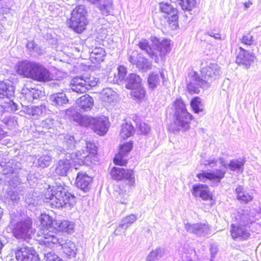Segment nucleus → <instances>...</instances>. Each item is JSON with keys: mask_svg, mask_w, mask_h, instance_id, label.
Returning a JSON list of instances; mask_svg holds the SVG:
<instances>
[{"mask_svg": "<svg viewBox=\"0 0 261 261\" xmlns=\"http://www.w3.org/2000/svg\"><path fill=\"white\" fill-rule=\"evenodd\" d=\"M206 226L205 224H197L191 226V232L195 234H199L204 231Z\"/></svg>", "mask_w": 261, "mask_h": 261, "instance_id": "54", "label": "nucleus"}, {"mask_svg": "<svg viewBox=\"0 0 261 261\" xmlns=\"http://www.w3.org/2000/svg\"><path fill=\"white\" fill-rule=\"evenodd\" d=\"M137 126L139 129L140 133L143 134H146L147 133V126L145 123H141L137 122Z\"/></svg>", "mask_w": 261, "mask_h": 261, "instance_id": "57", "label": "nucleus"}, {"mask_svg": "<svg viewBox=\"0 0 261 261\" xmlns=\"http://www.w3.org/2000/svg\"><path fill=\"white\" fill-rule=\"evenodd\" d=\"M63 144L64 146L66 147L64 149L66 152H74L72 150L75 148V141L73 136L65 135L64 137ZM74 152L79 153V151Z\"/></svg>", "mask_w": 261, "mask_h": 261, "instance_id": "36", "label": "nucleus"}, {"mask_svg": "<svg viewBox=\"0 0 261 261\" xmlns=\"http://www.w3.org/2000/svg\"><path fill=\"white\" fill-rule=\"evenodd\" d=\"M240 41L243 44L247 46H251L254 44L253 37L250 32L244 34Z\"/></svg>", "mask_w": 261, "mask_h": 261, "instance_id": "50", "label": "nucleus"}, {"mask_svg": "<svg viewBox=\"0 0 261 261\" xmlns=\"http://www.w3.org/2000/svg\"><path fill=\"white\" fill-rule=\"evenodd\" d=\"M31 53L35 56L36 54L40 55L42 54V50L37 44H36L32 49V51H31Z\"/></svg>", "mask_w": 261, "mask_h": 261, "instance_id": "61", "label": "nucleus"}, {"mask_svg": "<svg viewBox=\"0 0 261 261\" xmlns=\"http://www.w3.org/2000/svg\"><path fill=\"white\" fill-rule=\"evenodd\" d=\"M45 202L53 208H71L76 202V197L61 185L49 187L45 194Z\"/></svg>", "mask_w": 261, "mask_h": 261, "instance_id": "2", "label": "nucleus"}, {"mask_svg": "<svg viewBox=\"0 0 261 261\" xmlns=\"http://www.w3.org/2000/svg\"><path fill=\"white\" fill-rule=\"evenodd\" d=\"M235 192L237 199L242 203H247L253 199L251 194L244 190L242 186H238L236 188Z\"/></svg>", "mask_w": 261, "mask_h": 261, "instance_id": "26", "label": "nucleus"}, {"mask_svg": "<svg viewBox=\"0 0 261 261\" xmlns=\"http://www.w3.org/2000/svg\"><path fill=\"white\" fill-rule=\"evenodd\" d=\"M128 195L126 193V192H119L116 197V199L117 202L124 204H126L128 203Z\"/></svg>", "mask_w": 261, "mask_h": 261, "instance_id": "52", "label": "nucleus"}, {"mask_svg": "<svg viewBox=\"0 0 261 261\" xmlns=\"http://www.w3.org/2000/svg\"><path fill=\"white\" fill-rule=\"evenodd\" d=\"M217 160L215 159H208L205 163L203 164L204 167H214L216 165Z\"/></svg>", "mask_w": 261, "mask_h": 261, "instance_id": "58", "label": "nucleus"}, {"mask_svg": "<svg viewBox=\"0 0 261 261\" xmlns=\"http://www.w3.org/2000/svg\"><path fill=\"white\" fill-rule=\"evenodd\" d=\"M139 46L141 50L144 51V55L147 54V41L146 40H143L140 41Z\"/></svg>", "mask_w": 261, "mask_h": 261, "instance_id": "59", "label": "nucleus"}, {"mask_svg": "<svg viewBox=\"0 0 261 261\" xmlns=\"http://www.w3.org/2000/svg\"><path fill=\"white\" fill-rule=\"evenodd\" d=\"M192 80L195 82V85L192 83H189L187 85L188 93L190 94H198L199 92V88L203 87L207 84V82L200 78L196 71H193L190 74Z\"/></svg>", "mask_w": 261, "mask_h": 261, "instance_id": "19", "label": "nucleus"}, {"mask_svg": "<svg viewBox=\"0 0 261 261\" xmlns=\"http://www.w3.org/2000/svg\"><path fill=\"white\" fill-rule=\"evenodd\" d=\"M87 11L83 5H79L71 13L70 27L76 32L81 33L86 28L88 20L86 18Z\"/></svg>", "mask_w": 261, "mask_h": 261, "instance_id": "8", "label": "nucleus"}, {"mask_svg": "<svg viewBox=\"0 0 261 261\" xmlns=\"http://www.w3.org/2000/svg\"><path fill=\"white\" fill-rule=\"evenodd\" d=\"M135 90L133 93L134 96L138 99H141L145 96V90L141 88V86L138 89H133Z\"/></svg>", "mask_w": 261, "mask_h": 261, "instance_id": "55", "label": "nucleus"}, {"mask_svg": "<svg viewBox=\"0 0 261 261\" xmlns=\"http://www.w3.org/2000/svg\"><path fill=\"white\" fill-rule=\"evenodd\" d=\"M217 70L214 66H207L203 67L201 70V76L203 80H207L213 77L217 74Z\"/></svg>", "mask_w": 261, "mask_h": 261, "instance_id": "32", "label": "nucleus"}, {"mask_svg": "<svg viewBox=\"0 0 261 261\" xmlns=\"http://www.w3.org/2000/svg\"><path fill=\"white\" fill-rule=\"evenodd\" d=\"M12 233L17 239L27 240L31 238L34 233L32 222L30 218H27L20 220L13 225Z\"/></svg>", "mask_w": 261, "mask_h": 261, "instance_id": "11", "label": "nucleus"}, {"mask_svg": "<svg viewBox=\"0 0 261 261\" xmlns=\"http://www.w3.org/2000/svg\"><path fill=\"white\" fill-rule=\"evenodd\" d=\"M160 256V254L159 251L157 250L152 251L150 252L149 255V260H152L158 258V257Z\"/></svg>", "mask_w": 261, "mask_h": 261, "instance_id": "60", "label": "nucleus"}, {"mask_svg": "<svg viewBox=\"0 0 261 261\" xmlns=\"http://www.w3.org/2000/svg\"><path fill=\"white\" fill-rule=\"evenodd\" d=\"M175 112L184 111L187 110L186 105L181 98H176L172 103Z\"/></svg>", "mask_w": 261, "mask_h": 261, "instance_id": "49", "label": "nucleus"}, {"mask_svg": "<svg viewBox=\"0 0 261 261\" xmlns=\"http://www.w3.org/2000/svg\"><path fill=\"white\" fill-rule=\"evenodd\" d=\"M23 188H17L15 189H8L7 191V197L14 202H17L20 197V195L23 194Z\"/></svg>", "mask_w": 261, "mask_h": 261, "instance_id": "35", "label": "nucleus"}, {"mask_svg": "<svg viewBox=\"0 0 261 261\" xmlns=\"http://www.w3.org/2000/svg\"><path fill=\"white\" fill-rule=\"evenodd\" d=\"M15 68L16 72L23 77L40 82L52 80V74L49 70L39 62L24 60L18 62Z\"/></svg>", "mask_w": 261, "mask_h": 261, "instance_id": "1", "label": "nucleus"}, {"mask_svg": "<svg viewBox=\"0 0 261 261\" xmlns=\"http://www.w3.org/2000/svg\"><path fill=\"white\" fill-rule=\"evenodd\" d=\"M179 3L185 11H190L197 6L196 0H179Z\"/></svg>", "mask_w": 261, "mask_h": 261, "instance_id": "46", "label": "nucleus"}, {"mask_svg": "<svg viewBox=\"0 0 261 261\" xmlns=\"http://www.w3.org/2000/svg\"><path fill=\"white\" fill-rule=\"evenodd\" d=\"M52 161V158L48 155H42L39 156L37 161H34V164L37 167L45 168L48 167Z\"/></svg>", "mask_w": 261, "mask_h": 261, "instance_id": "38", "label": "nucleus"}, {"mask_svg": "<svg viewBox=\"0 0 261 261\" xmlns=\"http://www.w3.org/2000/svg\"><path fill=\"white\" fill-rule=\"evenodd\" d=\"M190 104L194 113L198 114L203 111V105L199 97L195 96L192 98Z\"/></svg>", "mask_w": 261, "mask_h": 261, "instance_id": "39", "label": "nucleus"}, {"mask_svg": "<svg viewBox=\"0 0 261 261\" xmlns=\"http://www.w3.org/2000/svg\"><path fill=\"white\" fill-rule=\"evenodd\" d=\"M127 60L133 65L142 72L147 71V59L146 55L143 53H138L137 51H133L128 55Z\"/></svg>", "mask_w": 261, "mask_h": 261, "instance_id": "16", "label": "nucleus"}, {"mask_svg": "<svg viewBox=\"0 0 261 261\" xmlns=\"http://www.w3.org/2000/svg\"><path fill=\"white\" fill-rule=\"evenodd\" d=\"M111 175L114 179H125L127 184L133 186L135 183V174L132 170H125L122 168L113 167L111 172Z\"/></svg>", "mask_w": 261, "mask_h": 261, "instance_id": "13", "label": "nucleus"}, {"mask_svg": "<svg viewBox=\"0 0 261 261\" xmlns=\"http://www.w3.org/2000/svg\"><path fill=\"white\" fill-rule=\"evenodd\" d=\"M36 44L34 41H29L27 44V48L31 52Z\"/></svg>", "mask_w": 261, "mask_h": 261, "instance_id": "62", "label": "nucleus"}, {"mask_svg": "<svg viewBox=\"0 0 261 261\" xmlns=\"http://www.w3.org/2000/svg\"><path fill=\"white\" fill-rule=\"evenodd\" d=\"M86 151L88 152V154H86L85 153L83 152L81 153L79 151V153H77L79 155L81 154L83 156H86L84 158H82L81 160H79V161H82L83 162V159L90 158V156H94L97 153V146L95 145V144L90 141L86 142Z\"/></svg>", "mask_w": 261, "mask_h": 261, "instance_id": "37", "label": "nucleus"}, {"mask_svg": "<svg viewBox=\"0 0 261 261\" xmlns=\"http://www.w3.org/2000/svg\"><path fill=\"white\" fill-rule=\"evenodd\" d=\"M174 122L185 129L190 127V124L193 120V116L186 110L184 111L175 112L174 114Z\"/></svg>", "mask_w": 261, "mask_h": 261, "instance_id": "18", "label": "nucleus"}, {"mask_svg": "<svg viewBox=\"0 0 261 261\" xmlns=\"http://www.w3.org/2000/svg\"><path fill=\"white\" fill-rule=\"evenodd\" d=\"M103 100L110 102L114 99L115 93L110 88L103 89L102 92Z\"/></svg>", "mask_w": 261, "mask_h": 261, "instance_id": "48", "label": "nucleus"}, {"mask_svg": "<svg viewBox=\"0 0 261 261\" xmlns=\"http://www.w3.org/2000/svg\"><path fill=\"white\" fill-rule=\"evenodd\" d=\"M135 132L133 126L128 123H124L121 126L120 135L123 139L131 136Z\"/></svg>", "mask_w": 261, "mask_h": 261, "instance_id": "40", "label": "nucleus"}, {"mask_svg": "<svg viewBox=\"0 0 261 261\" xmlns=\"http://www.w3.org/2000/svg\"><path fill=\"white\" fill-rule=\"evenodd\" d=\"M137 220V217L134 214L128 215L122 219L119 227L121 228L126 230V229Z\"/></svg>", "mask_w": 261, "mask_h": 261, "instance_id": "42", "label": "nucleus"}, {"mask_svg": "<svg viewBox=\"0 0 261 261\" xmlns=\"http://www.w3.org/2000/svg\"><path fill=\"white\" fill-rule=\"evenodd\" d=\"M45 112V106L40 105L39 106H32L31 107H27L26 113L32 116H39Z\"/></svg>", "mask_w": 261, "mask_h": 261, "instance_id": "43", "label": "nucleus"}, {"mask_svg": "<svg viewBox=\"0 0 261 261\" xmlns=\"http://www.w3.org/2000/svg\"><path fill=\"white\" fill-rule=\"evenodd\" d=\"M60 240L61 241H62V244L57 243L55 244H59V246H61L63 249L64 253L67 256L69 257H75L77 250L75 245L71 241H68L66 242L65 243H64L63 240L60 238Z\"/></svg>", "mask_w": 261, "mask_h": 261, "instance_id": "27", "label": "nucleus"}, {"mask_svg": "<svg viewBox=\"0 0 261 261\" xmlns=\"http://www.w3.org/2000/svg\"><path fill=\"white\" fill-rule=\"evenodd\" d=\"M60 154L65 155L64 159H61L56 165L55 172L60 176H64L67 175L71 167V161L76 162L75 160H81L82 158L86 156L79 155L76 152H66L65 149L60 150Z\"/></svg>", "mask_w": 261, "mask_h": 261, "instance_id": "10", "label": "nucleus"}, {"mask_svg": "<svg viewBox=\"0 0 261 261\" xmlns=\"http://www.w3.org/2000/svg\"><path fill=\"white\" fill-rule=\"evenodd\" d=\"M133 148L132 142H127L122 145L120 147L119 153L114 159V163L116 165L123 166L126 163L123 158Z\"/></svg>", "mask_w": 261, "mask_h": 261, "instance_id": "21", "label": "nucleus"}, {"mask_svg": "<svg viewBox=\"0 0 261 261\" xmlns=\"http://www.w3.org/2000/svg\"><path fill=\"white\" fill-rule=\"evenodd\" d=\"M92 180V178L86 173L80 172L77 174L75 184L78 188L87 192L91 188Z\"/></svg>", "mask_w": 261, "mask_h": 261, "instance_id": "20", "label": "nucleus"}, {"mask_svg": "<svg viewBox=\"0 0 261 261\" xmlns=\"http://www.w3.org/2000/svg\"><path fill=\"white\" fill-rule=\"evenodd\" d=\"M2 122L7 125L10 129L16 128L18 125L17 118L12 115H8L4 117L2 120Z\"/></svg>", "mask_w": 261, "mask_h": 261, "instance_id": "44", "label": "nucleus"}, {"mask_svg": "<svg viewBox=\"0 0 261 261\" xmlns=\"http://www.w3.org/2000/svg\"><path fill=\"white\" fill-rule=\"evenodd\" d=\"M117 74L115 75V79L117 83H119L125 80L127 70L123 66H119L117 68Z\"/></svg>", "mask_w": 261, "mask_h": 261, "instance_id": "47", "label": "nucleus"}, {"mask_svg": "<svg viewBox=\"0 0 261 261\" xmlns=\"http://www.w3.org/2000/svg\"><path fill=\"white\" fill-rule=\"evenodd\" d=\"M53 247H45V245H41L42 246L43 250L42 251L44 255V259L46 261H63V259L51 250Z\"/></svg>", "mask_w": 261, "mask_h": 261, "instance_id": "30", "label": "nucleus"}, {"mask_svg": "<svg viewBox=\"0 0 261 261\" xmlns=\"http://www.w3.org/2000/svg\"><path fill=\"white\" fill-rule=\"evenodd\" d=\"M105 50L101 47H95L92 51L90 57L92 61L100 63L104 61L106 56Z\"/></svg>", "mask_w": 261, "mask_h": 261, "instance_id": "34", "label": "nucleus"}, {"mask_svg": "<svg viewBox=\"0 0 261 261\" xmlns=\"http://www.w3.org/2000/svg\"><path fill=\"white\" fill-rule=\"evenodd\" d=\"M55 225L56 232L58 233L59 234V233L57 232L58 231L66 232L68 233H72L74 231V224L68 221L57 220Z\"/></svg>", "mask_w": 261, "mask_h": 261, "instance_id": "25", "label": "nucleus"}, {"mask_svg": "<svg viewBox=\"0 0 261 261\" xmlns=\"http://www.w3.org/2000/svg\"><path fill=\"white\" fill-rule=\"evenodd\" d=\"M191 192L195 197H199L203 200L210 201V207L214 204L213 194L208 186L204 184L195 185L192 187Z\"/></svg>", "mask_w": 261, "mask_h": 261, "instance_id": "14", "label": "nucleus"}, {"mask_svg": "<svg viewBox=\"0 0 261 261\" xmlns=\"http://www.w3.org/2000/svg\"><path fill=\"white\" fill-rule=\"evenodd\" d=\"M8 107L9 110L12 112H14L19 109L18 105L12 100H10L9 102H8Z\"/></svg>", "mask_w": 261, "mask_h": 261, "instance_id": "56", "label": "nucleus"}, {"mask_svg": "<svg viewBox=\"0 0 261 261\" xmlns=\"http://www.w3.org/2000/svg\"><path fill=\"white\" fill-rule=\"evenodd\" d=\"M160 9V11L165 14V16L171 15L172 14H176V13L178 12L176 9L173 8L171 5L166 3H161Z\"/></svg>", "mask_w": 261, "mask_h": 261, "instance_id": "45", "label": "nucleus"}, {"mask_svg": "<svg viewBox=\"0 0 261 261\" xmlns=\"http://www.w3.org/2000/svg\"><path fill=\"white\" fill-rule=\"evenodd\" d=\"M241 224H231L230 225V234L234 240L244 241L250 236L249 231L247 229L248 225L253 223L254 221L251 220L247 214H239L238 215Z\"/></svg>", "mask_w": 261, "mask_h": 261, "instance_id": "6", "label": "nucleus"}, {"mask_svg": "<svg viewBox=\"0 0 261 261\" xmlns=\"http://www.w3.org/2000/svg\"><path fill=\"white\" fill-rule=\"evenodd\" d=\"M252 4V3L250 1H248L244 3V5L246 8H248Z\"/></svg>", "mask_w": 261, "mask_h": 261, "instance_id": "64", "label": "nucleus"}, {"mask_svg": "<svg viewBox=\"0 0 261 261\" xmlns=\"http://www.w3.org/2000/svg\"><path fill=\"white\" fill-rule=\"evenodd\" d=\"M94 4L99 9L103 15H108L112 10V3L111 0H87Z\"/></svg>", "mask_w": 261, "mask_h": 261, "instance_id": "24", "label": "nucleus"}, {"mask_svg": "<svg viewBox=\"0 0 261 261\" xmlns=\"http://www.w3.org/2000/svg\"><path fill=\"white\" fill-rule=\"evenodd\" d=\"M239 49L240 51L236 56V63L246 69L249 68L255 58V56L242 47H239Z\"/></svg>", "mask_w": 261, "mask_h": 261, "instance_id": "17", "label": "nucleus"}, {"mask_svg": "<svg viewBox=\"0 0 261 261\" xmlns=\"http://www.w3.org/2000/svg\"><path fill=\"white\" fill-rule=\"evenodd\" d=\"M51 104L55 106H63L68 102V99L64 93H57L49 97Z\"/></svg>", "mask_w": 261, "mask_h": 261, "instance_id": "28", "label": "nucleus"}, {"mask_svg": "<svg viewBox=\"0 0 261 261\" xmlns=\"http://www.w3.org/2000/svg\"><path fill=\"white\" fill-rule=\"evenodd\" d=\"M66 115L80 125L91 127L94 132L99 135H105L108 130L109 121L104 116L97 118L82 116L73 108L66 110Z\"/></svg>", "mask_w": 261, "mask_h": 261, "instance_id": "3", "label": "nucleus"}, {"mask_svg": "<svg viewBox=\"0 0 261 261\" xmlns=\"http://www.w3.org/2000/svg\"><path fill=\"white\" fill-rule=\"evenodd\" d=\"M77 108L81 112L89 111L94 105V100L92 97L85 94L78 98L76 101Z\"/></svg>", "mask_w": 261, "mask_h": 261, "instance_id": "22", "label": "nucleus"}, {"mask_svg": "<svg viewBox=\"0 0 261 261\" xmlns=\"http://www.w3.org/2000/svg\"><path fill=\"white\" fill-rule=\"evenodd\" d=\"M98 80L93 76L83 75L74 77L70 83V89L77 93H83L95 86Z\"/></svg>", "mask_w": 261, "mask_h": 261, "instance_id": "9", "label": "nucleus"}, {"mask_svg": "<svg viewBox=\"0 0 261 261\" xmlns=\"http://www.w3.org/2000/svg\"><path fill=\"white\" fill-rule=\"evenodd\" d=\"M15 258L17 261H39L36 251L32 247L25 245L17 247Z\"/></svg>", "mask_w": 261, "mask_h": 261, "instance_id": "12", "label": "nucleus"}, {"mask_svg": "<svg viewBox=\"0 0 261 261\" xmlns=\"http://www.w3.org/2000/svg\"><path fill=\"white\" fill-rule=\"evenodd\" d=\"M149 50L148 54L151 58L157 62L159 57L164 58L171 50L172 43L169 39L164 38L160 40L155 36L150 37V44L148 45Z\"/></svg>", "mask_w": 261, "mask_h": 261, "instance_id": "5", "label": "nucleus"}, {"mask_svg": "<svg viewBox=\"0 0 261 261\" xmlns=\"http://www.w3.org/2000/svg\"><path fill=\"white\" fill-rule=\"evenodd\" d=\"M41 93L42 92L41 91L34 88L29 87L26 85H24V87L21 89V94L22 96L28 102L39 98Z\"/></svg>", "mask_w": 261, "mask_h": 261, "instance_id": "23", "label": "nucleus"}, {"mask_svg": "<svg viewBox=\"0 0 261 261\" xmlns=\"http://www.w3.org/2000/svg\"><path fill=\"white\" fill-rule=\"evenodd\" d=\"M40 220L42 228L39 231V235L41 236L38 240L39 244L50 247L57 243L62 244L58 233L55 231L57 220H53L49 215L46 214L41 215Z\"/></svg>", "mask_w": 261, "mask_h": 261, "instance_id": "4", "label": "nucleus"}, {"mask_svg": "<svg viewBox=\"0 0 261 261\" xmlns=\"http://www.w3.org/2000/svg\"><path fill=\"white\" fill-rule=\"evenodd\" d=\"M14 94V89L12 86L7 85L4 82H0V99L5 97L10 98Z\"/></svg>", "mask_w": 261, "mask_h": 261, "instance_id": "33", "label": "nucleus"}, {"mask_svg": "<svg viewBox=\"0 0 261 261\" xmlns=\"http://www.w3.org/2000/svg\"><path fill=\"white\" fill-rule=\"evenodd\" d=\"M21 168V163L15 160H10L5 166L3 170V173L5 175H9L10 177L8 189L14 190L24 188L21 185V181L18 176Z\"/></svg>", "mask_w": 261, "mask_h": 261, "instance_id": "7", "label": "nucleus"}, {"mask_svg": "<svg viewBox=\"0 0 261 261\" xmlns=\"http://www.w3.org/2000/svg\"><path fill=\"white\" fill-rule=\"evenodd\" d=\"M165 18L166 20L169 28L171 30H174L178 27V12L176 13V14H172L171 15L165 16Z\"/></svg>", "mask_w": 261, "mask_h": 261, "instance_id": "41", "label": "nucleus"}, {"mask_svg": "<svg viewBox=\"0 0 261 261\" xmlns=\"http://www.w3.org/2000/svg\"><path fill=\"white\" fill-rule=\"evenodd\" d=\"M24 200L25 203L29 205H32L33 206H35L38 204L36 197L31 193H29L26 194Z\"/></svg>", "mask_w": 261, "mask_h": 261, "instance_id": "53", "label": "nucleus"}, {"mask_svg": "<svg viewBox=\"0 0 261 261\" xmlns=\"http://www.w3.org/2000/svg\"><path fill=\"white\" fill-rule=\"evenodd\" d=\"M119 228H121V227H119V226L117 227V228L115 230L114 233L116 236H118L121 234V231L119 230Z\"/></svg>", "mask_w": 261, "mask_h": 261, "instance_id": "63", "label": "nucleus"}, {"mask_svg": "<svg viewBox=\"0 0 261 261\" xmlns=\"http://www.w3.org/2000/svg\"><path fill=\"white\" fill-rule=\"evenodd\" d=\"M225 173V171L221 169H217L213 171L202 170L196 174V177L201 181H205L208 180L219 182L224 177Z\"/></svg>", "mask_w": 261, "mask_h": 261, "instance_id": "15", "label": "nucleus"}, {"mask_svg": "<svg viewBox=\"0 0 261 261\" xmlns=\"http://www.w3.org/2000/svg\"><path fill=\"white\" fill-rule=\"evenodd\" d=\"M141 79L135 73H132L126 79L125 87L128 89H138L141 87Z\"/></svg>", "mask_w": 261, "mask_h": 261, "instance_id": "29", "label": "nucleus"}, {"mask_svg": "<svg viewBox=\"0 0 261 261\" xmlns=\"http://www.w3.org/2000/svg\"><path fill=\"white\" fill-rule=\"evenodd\" d=\"M160 79L158 74L151 73L148 77V85L149 88L153 89L155 88L159 83Z\"/></svg>", "mask_w": 261, "mask_h": 261, "instance_id": "51", "label": "nucleus"}, {"mask_svg": "<svg viewBox=\"0 0 261 261\" xmlns=\"http://www.w3.org/2000/svg\"><path fill=\"white\" fill-rule=\"evenodd\" d=\"M246 163L245 158H239L238 159L231 160L228 166L231 171H241L243 170L244 166Z\"/></svg>", "mask_w": 261, "mask_h": 261, "instance_id": "31", "label": "nucleus"}]
</instances>
